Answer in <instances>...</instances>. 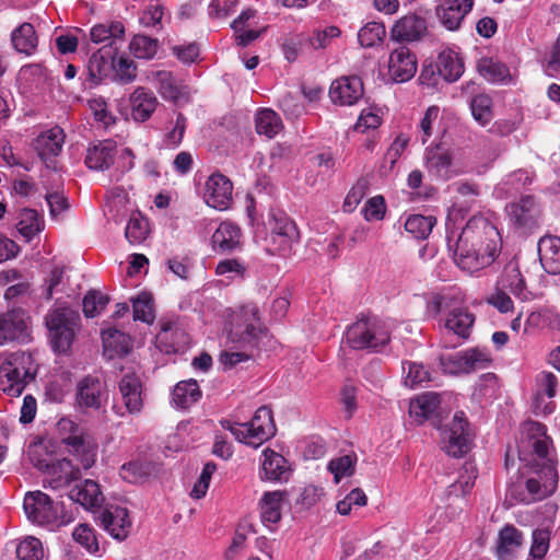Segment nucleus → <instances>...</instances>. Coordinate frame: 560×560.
<instances>
[{"instance_id": "f257e3e1", "label": "nucleus", "mask_w": 560, "mask_h": 560, "mask_svg": "<svg viewBox=\"0 0 560 560\" xmlns=\"http://www.w3.org/2000/svg\"><path fill=\"white\" fill-rule=\"evenodd\" d=\"M501 237L497 228L483 217H472L453 242L447 236L454 260L464 270L474 272L493 262Z\"/></svg>"}, {"instance_id": "f03ea898", "label": "nucleus", "mask_w": 560, "mask_h": 560, "mask_svg": "<svg viewBox=\"0 0 560 560\" xmlns=\"http://www.w3.org/2000/svg\"><path fill=\"white\" fill-rule=\"evenodd\" d=\"M517 452L522 468L556 467L552 441L542 423L536 421L522 423Z\"/></svg>"}, {"instance_id": "7ed1b4c3", "label": "nucleus", "mask_w": 560, "mask_h": 560, "mask_svg": "<svg viewBox=\"0 0 560 560\" xmlns=\"http://www.w3.org/2000/svg\"><path fill=\"white\" fill-rule=\"evenodd\" d=\"M36 374L37 364L31 353H10L0 365V390L8 396L19 397L35 381Z\"/></svg>"}, {"instance_id": "20e7f679", "label": "nucleus", "mask_w": 560, "mask_h": 560, "mask_svg": "<svg viewBox=\"0 0 560 560\" xmlns=\"http://www.w3.org/2000/svg\"><path fill=\"white\" fill-rule=\"evenodd\" d=\"M56 429L67 452L75 457L84 469L91 468L96 460L97 445L86 431L69 418L60 419Z\"/></svg>"}, {"instance_id": "39448f33", "label": "nucleus", "mask_w": 560, "mask_h": 560, "mask_svg": "<svg viewBox=\"0 0 560 560\" xmlns=\"http://www.w3.org/2000/svg\"><path fill=\"white\" fill-rule=\"evenodd\" d=\"M221 425L229 430L238 442L253 447L260 446L276 434L272 412L266 406L258 408L249 422L236 423L222 420Z\"/></svg>"}, {"instance_id": "423d86ee", "label": "nucleus", "mask_w": 560, "mask_h": 560, "mask_svg": "<svg viewBox=\"0 0 560 560\" xmlns=\"http://www.w3.org/2000/svg\"><path fill=\"white\" fill-rule=\"evenodd\" d=\"M45 323L52 349L68 352L80 328V314L69 307H57L48 312Z\"/></svg>"}, {"instance_id": "0eeeda50", "label": "nucleus", "mask_w": 560, "mask_h": 560, "mask_svg": "<svg viewBox=\"0 0 560 560\" xmlns=\"http://www.w3.org/2000/svg\"><path fill=\"white\" fill-rule=\"evenodd\" d=\"M23 508L27 518L38 525L60 527L72 521L59 502L39 490L26 493Z\"/></svg>"}, {"instance_id": "6e6552de", "label": "nucleus", "mask_w": 560, "mask_h": 560, "mask_svg": "<svg viewBox=\"0 0 560 560\" xmlns=\"http://www.w3.org/2000/svg\"><path fill=\"white\" fill-rule=\"evenodd\" d=\"M262 332L258 307L255 304H247L234 314L228 339L235 348L252 349L257 346Z\"/></svg>"}, {"instance_id": "1a4fd4ad", "label": "nucleus", "mask_w": 560, "mask_h": 560, "mask_svg": "<svg viewBox=\"0 0 560 560\" xmlns=\"http://www.w3.org/2000/svg\"><path fill=\"white\" fill-rule=\"evenodd\" d=\"M390 340V331L385 322L372 317L362 318L349 326L347 343L355 350H378Z\"/></svg>"}, {"instance_id": "9d476101", "label": "nucleus", "mask_w": 560, "mask_h": 560, "mask_svg": "<svg viewBox=\"0 0 560 560\" xmlns=\"http://www.w3.org/2000/svg\"><path fill=\"white\" fill-rule=\"evenodd\" d=\"M525 469L528 475L525 481V491H522L516 497L514 494V490H510L511 495H513L516 501L524 504H532L544 500L555 492L558 485V472L556 467L545 466Z\"/></svg>"}, {"instance_id": "9b49d317", "label": "nucleus", "mask_w": 560, "mask_h": 560, "mask_svg": "<svg viewBox=\"0 0 560 560\" xmlns=\"http://www.w3.org/2000/svg\"><path fill=\"white\" fill-rule=\"evenodd\" d=\"M439 429L441 430L442 448L450 456L462 457L469 452L472 433L463 411L456 412L451 421Z\"/></svg>"}, {"instance_id": "f8f14e48", "label": "nucleus", "mask_w": 560, "mask_h": 560, "mask_svg": "<svg viewBox=\"0 0 560 560\" xmlns=\"http://www.w3.org/2000/svg\"><path fill=\"white\" fill-rule=\"evenodd\" d=\"M267 225L270 229L269 241L271 252L287 253L299 241V231L293 221L282 211L271 210L268 214Z\"/></svg>"}, {"instance_id": "ddd939ff", "label": "nucleus", "mask_w": 560, "mask_h": 560, "mask_svg": "<svg viewBox=\"0 0 560 560\" xmlns=\"http://www.w3.org/2000/svg\"><path fill=\"white\" fill-rule=\"evenodd\" d=\"M31 339L30 317L23 310L0 314V346L27 342Z\"/></svg>"}, {"instance_id": "4468645a", "label": "nucleus", "mask_w": 560, "mask_h": 560, "mask_svg": "<svg viewBox=\"0 0 560 560\" xmlns=\"http://www.w3.org/2000/svg\"><path fill=\"white\" fill-rule=\"evenodd\" d=\"M364 89L358 75L340 77L331 82L329 97L340 106H351L363 97Z\"/></svg>"}, {"instance_id": "2eb2a0df", "label": "nucleus", "mask_w": 560, "mask_h": 560, "mask_svg": "<svg viewBox=\"0 0 560 560\" xmlns=\"http://www.w3.org/2000/svg\"><path fill=\"white\" fill-rule=\"evenodd\" d=\"M387 68L394 82H407L417 72V57L408 47L399 46L389 54Z\"/></svg>"}, {"instance_id": "dca6fc26", "label": "nucleus", "mask_w": 560, "mask_h": 560, "mask_svg": "<svg viewBox=\"0 0 560 560\" xmlns=\"http://www.w3.org/2000/svg\"><path fill=\"white\" fill-rule=\"evenodd\" d=\"M106 394L105 384L97 375H86L77 384L75 401L82 409L98 410Z\"/></svg>"}, {"instance_id": "f3484780", "label": "nucleus", "mask_w": 560, "mask_h": 560, "mask_svg": "<svg viewBox=\"0 0 560 560\" xmlns=\"http://www.w3.org/2000/svg\"><path fill=\"white\" fill-rule=\"evenodd\" d=\"M46 479L44 486L52 490H62L68 488L71 482L80 479V469L74 467L72 462L62 458L45 465Z\"/></svg>"}, {"instance_id": "a211bd4d", "label": "nucleus", "mask_w": 560, "mask_h": 560, "mask_svg": "<svg viewBox=\"0 0 560 560\" xmlns=\"http://www.w3.org/2000/svg\"><path fill=\"white\" fill-rule=\"evenodd\" d=\"M428 33L424 18L407 14L400 18L390 28V38L398 43H412L422 39Z\"/></svg>"}, {"instance_id": "6ab92c4d", "label": "nucleus", "mask_w": 560, "mask_h": 560, "mask_svg": "<svg viewBox=\"0 0 560 560\" xmlns=\"http://www.w3.org/2000/svg\"><path fill=\"white\" fill-rule=\"evenodd\" d=\"M233 185L231 180L222 174H212L206 182L203 198L208 206L225 210L232 202Z\"/></svg>"}, {"instance_id": "aec40b11", "label": "nucleus", "mask_w": 560, "mask_h": 560, "mask_svg": "<svg viewBox=\"0 0 560 560\" xmlns=\"http://www.w3.org/2000/svg\"><path fill=\"white\" fill-rule=\"evenodd\" d=\"M474 0H440L435 13L441 24L448 31L460 27L465 16L471 11Z\"/></svg>"}, {"instance_id": "412c9836", "label": "nucleus", "mask_w": 560, "mask_h": 560, "mask_svg": "<svg viewBox=\"0 0 560 560\" xmlns=\"http://www.w3.org/2000/svg\"><path fill=\"white\" fill-rule=\"evenodd\" d=\"M147 79L166 101L178 102L187 95L186 88L170 71H150Z\"/></svg>"}, {"instance_id": "4be33fe9", "label": "nucleus", "mask_w": 560, "mask_h": 560, "mask_svg": "<svg viewBox=\"0 0 560 560\" xmlns=\"http://www.w3.org/2000/svg\"><path fill=\"white\" fill-rule=\"evenodd\" d=\"M119 392L129 413H140L143 408L142 382L136 373H127L119 381Z\"/></svg>"}, {"instance_id": "5701e85b", "label": "nucleus", "mask_w": 560, "mask_h": 560, "mask_svg": "<svg viewBox=\"0 0 560 560\" xmlns=\"http://www.w3.org/2000/svg\"><path fill=\"white\" fill-rule=\"evenodd\" d=\"M524 535L514 525H505L500 529L497 540V557L499 560H513L522 550Z\"/></svg>"}, {"instance_id": "b1692460", "label": "nucleus", "mask_w": 560, "mask_h": 560, "mask_svg": "<svg viewBox=\"0 0 560 560\" xmlns=\"http://www.w3.org/2000/svg\"><path fill=\"white\" fill-rule=\"evenodd\" d=\"M101 525L117 540H124L128 535L130 521L127 510L120 506L105 509L98 516Z\"/></svg>"}, {"instance_id": "393cba45", "label": "nucleus", "mask_w": 560, "mask_h": 560, "mask_svg": "<svg viewBox=\"0 0 560 560\" xmlns=\"http://www.w3.org/2000/svg\"><path fill=\"white\" fill-rule=\"evenodd\" d=\"M539 261L550 275H560V237L542 236L538 242Z\"/></svg>"}, {"instance_id": "a878e982", "label": "nucleus", "mask_w": 560, "mask_h": 560, "mask_svg": "<svg viewBox=\"0 0 560 560\" xmlns=\"http://www.w3.org/2000/svg\"><path fill=\"white\" fill-rule=\"evenodd\" d=\"M511 221L521 228H532L538 214L535 199L532 196L522 197L517 202L508 207Z\"/></svg>"}, {"instance_id": "bb28decb", "label": "nucleus", "mask_w": 560, "mask_h": 560, "mask_svg": "<svg viewBox=\"0 0 560 560\" xmlns=\"http://www.w3.org/2000/svg\"><path fill=\"white\" fill-rule=\"evenodd\" d=\"M241 230L231 222H222L212 235L213 249L220 253L233 252L241 247Z\"/></svg>"}, {"instance_id": "cd10ccee", "label": "nucleus", "mask_w": 560, "mask_h": 560, "mask_svg": "<svg viewBox=\"0 0 560 560\" xmlns=\"http://www.w3.org/2000/svg\"><path fill=\"white\" fill-rule=\"evenodd\" d=\"M63 142L65 132L60 127L56 126L37 137L35 149L40 159L47 161L60 153Z\"/></svg>"}, {"instance_id": "c85d7f7f", "label": "nucleus", "mask_w": 560, "mask_h": 560, "mask_svg": "<svg viewBox=\"0 0 560 560\" xmlns=\"http://www.w3.org/2000/svg\"><path fill=\"white\" fill-rule=\"evenodd\" d=\"M502 289H508L521 300H528L529 292L526 288L525 279L520 270L516 259L510 260L503 270L500 282Z\"/></svg>"}, {"instance_id": "c756f323", "label": "nucleus", "mask_w": 560, "mask_h": 560, "mask_svg": "<svg viewBox=\"0 0 560 560\" xmlns=\"http://www.w3.org/2000/svg\"><path fill=\"white\" fill-rule=\"evenodd\" d=\"M441 405V395L427 392L410 401L409 413L419 423L433 418Z\"/></svg>"}, {"instance_id": "7c9ffc66", "label": "nucleus", "mask_w": 560, "mask_h": 560, "mask_svg": "<svg viewBox=\"0 0 560 560\" xmlns=\"http://www.w3.org/2000/svg\"><path fill=\"white\" fill-rule=\"evenodd\" d=\"M131 114L135 120L145 121L154 113L158 98L145 88H137L130 96Z\"/></svg>"}, {"instance_id": "2f4dec72", "label": "nucleus", "mask_w": 560, "mask_h": 560, "mask_svg": "<svg viewBox=\"0 0 560 560\" xmlns=\"http://www.w3.org/2000/svg\"><path fill=\"white\" fill-rule=\"evenodd\" d=\"M425 165L429 172L444 179H450L454 175L451 170L452 154L447 149L440 145L427 150Z\"/></svg>"}, {"instance_id": "473e14b6", "label": "nucleus", "mask_w": 560, "mask_h": 560, "mask_svg": "<svg viewBox=\"0 0 560 560\" xmlns=\"http://www.w3.org/2000/svg\"><path fill=\"white\" fill-rule=\"evenodd\" d=\"M104 353L113 359L127 354L131 349L129 335L116 328H107L102 331Z\"/></svg>"}, {"instance_id": "72a5a7b5", "label": "nucleus", "mask_w": 560, "mask_h": 560, "mask_svg": "<svg viewBox=\"0 0 560 560\" xmlns=\"http://www.w3.org/2000/svg\"><path fill=\"white\" fill-rule=\"evenodd\" d=\"M457 304L458 303H454L448 311L445 318V327L458 337L467 338L474 325L475 317L466 307L458 306Z\"/></svg>"}, {"instance_id": "f704fd0d", "label": "nucleus", "mask_w": 560, "mask_h": 560, "mask_svg": "<svg viewBox=\"0 0 560 560\" xmlns=\"http://www.w3.org/2000/svg\"><path fill=\"white\" fill-rule=\"evenodd\" d=\"M115 144L110 140L102 141L89 148L85 164L89 168L103 171L107 170L114 162Z\"/></svg>"}, {"instance_id": "c9c22d12", "label": "nucleus", "mask_w": 560, "mask_h": 560, "mask_svg": "<svg viewBox=\"0 0 560 560\" xmlns=\"http://www.w3.org/2000/svg\"><path fill=\"white\" fill-rule=\"evenodd\" d=\"M69 498L86 509L100 506L104 501L98 483L91 479H86L82 485L72 488Z\"/></svg>"}, {"instance_id": "e433bc0d", "label": "nucleus", "mask_w": 560, "mask_h": 560, "mask_svg": "<svg viewBox=\"0 0 560 560\" xmlns=\"http://www.w3.org/2000/svg\"><path fill=\"white\" fill-rule=\"evenodd\" d=\"M262 456V479L270 481L287 479L289 467L287 459L282 455L267 448L264 451Z\"/></svg>"}, {"instance_id": "4c0bfd02", "label": "nucleus", "mask_w": 560, "mask_h": 560, "mask_svg": "<svg viewBox=\"0 0 560 560\" xmlns=\"http://www.w3.org/2000/svg\"><path fill=\"white\" fill-rule=\"evenodd\" d=\"M125 35V26L121 22L101 23L94 25L90 31L91 40L95 44L114 46Z\"/></svg>"}, {"instance_id": "58836bf2", "label": "nucleus", "mask_w": 560, "mask_h": 560, "mask_svg": "<svg viewBox=\"0 0 560 560\" xmlns=\"http://www.w3.org/2000/svg\"><path fill=\"white\" fill-rule=\"evenodd\" d=\"M11 42L18 52L33 55L38 44L34 26L31 23L21 24L12 32Z\"/></svg>"}, {"instance_id": "ea45409f", "label": "nucleus", "mask_w": 560, "mask_h": 560, "mask_svg": "<svg viewBox=\"0 0 560 560\" xmlns=\"http://www.w3.org/2000/svg\"><path fill=\"white\" fill-rule=\"evenodd\" d=\"M439 74L447 82L457 81L464 73V63L452 50L442 51L438 57Z\"/></svg>"}, {"instance_id": "a19ab883", "label": "nucleus", "mask_w": 560, "mask_h": 560, "mask_svg": "<svg viewBox=\"0 0 560 560\" xmlns=\"http://www.w3.org/2000/svg\"><path fill=\"white\" fill-rule=\"evenodd\" d=\"M18 220V231L27 242L44 230V220L34 209H22Z\"/></svg>"}, {"instance_id": "79ce46f5", "label": "nucleus", "mask_w": 560, "mask_h": 560, "mask_svg": "<svg viewBox=\"0 0 560 560\" xmlns=\"http://www.w3.org/2000/svg\"><path fill=\"white\" fill-rule=\"evenodd\" d=\"M477 70L482 78L492 83H504L510 80L509 68L493 58H480L477 63Z\"/></svg>"}, {"instance_id": "37998d69", "label": "nucleus", "mask_w": 560, "mask_h": 560, "mask_svg": "<svg viewBox=\"0 0 560 560\" xmlns=\"http://www.w3.org/2000/svg\"><path fill=\"white\" fill-rule=\"evenodd\" d=\"M112 68V60L106 58L102 50L94 52L86 66V81L89 88H94L107 77Z\"/></svg>"}, {"instance_id": "c03bdc74", "label": "nucleus", "mask_w": 560, "mask_h": 560, "mask_svg": "<svg viewBox=\"0 0 560 560\" xmlns=\"http://www.w3.org/2000/svg\"><path fill=\"white\" fill-rule=\"evenodd\" d=\"M283 491L266 492L260 501L261 520L264 523L275 524L281 518Z\"/></svg>"}, {"instance_id": "a18cd8bd", "label": "nucleus", "mask_w": 560, "mask_h": 560, "mask_svg": "<svg viewBox=\"0 0 560 560\" xmlns=\"http://www.w3.org/2000/svg\"><path fill=\"white\" fill-rule=\"evenodd\" d=\"M201 397V392L196 380L182 381L173 390V401L177 407L187 408Z\"/></svg>"}, {"instance_id": "49530a36", "label": "nucleus", "mask_w": 560, "mask_h": 560, "mask_svg": "<svg viewBox=\"0 0 560 560\" xmlns=\"http://www.w3.org/2000/svg\"><path fill=\"white\" fill-rule=\"evenodd\" d=\"M160 48L156 38L143 34L135 35L129 43L130 54L138 59H153Z\"/></svg>"}, {"instance_id": "de8ad7c7", "label": "nucleus", "mask_w": 560, "mask_h": 560, "mask_svg": "<svg viewBox=\"0 0 560 560\" xmlns=\"http://www.w3.org/2000/svg\"><path fill=\"white\" fill-rule=\"evenodd\" d=\"M256 130L259 135H265L271 139L282 129V121L279 115L272 109H260L256 114Z\"/></svg>"}, {"instance_id": "09e8293b", "label": "nucleus", "mask_w": 560, "mask_h": 560, "mask_svg": "<svg viewBox=\"0 0 560 560\" xmlns=\"http://www.w3.org/2000/svg\"><path fill=\"white\" fill-rule=\"evenodd\" d=\"M156 465L148 460H132L124 464L120 476L124 480L135 483L156 472Z\"/></svg>"}, {"instance_id": "8fccbe9b", "label": "nucleus", "mask_w": 560, "mask_h": 560, "mask_svg": "<svg viewBox=\"0 0 560 560\" xmlns=\"http://www.w3.org/2000/svg\"><path fill=\"white\" fill-rule=\"evenodd\" d=\"M477 472L472 464H465L458 479L447 488L450 498H460L469 493L475 485Z\"/></svg>"}, {"instance_id": "3c124183", "label": "nucleus", "mask_w": 560, "mask_h": 560, "mask_svg": "<svg viewBox=\"0 0 560 560\" xmlns=\"http://www.w3.org/2000/svg\"><path fill=\"white\" fill-rule=\"evenodd\" d=\"M435 223L436 219L432 215L411 214L405 222V229L416 238L423 240L429 236Z\"/></svg>"}, {"instance_id": "603ef678", "label": "nucleus", "mask_w": 560, "mask_h": 560, "mask_svg": "<svg viewBox=\"0 0 560 560\" xmlns=\"http://www.w3.org/2000/svg\"><path fill=\"white\" fill-rule=\"evenodd\" d=\"M112 68L114 70V80L128 84L137 78V65L129 57L121 55L116 59H112Z\"/></svg>"}, {"instance_id": "864d4df0", "label": "nucleus", "mask_w": 560, "mask_h": 560, "mask_svg": "<svg viewBox=\"0 0 560 560\" xmlns=\"http://www.w3.org/2000/svg\"><path fill=\"white\" fill-rule=\"evenodd\" d=\"M133 319L141 320L145 324H152L155 315L153 310V299L148 292L140 293L132 299Z\"/></svg>"}, {"instance_id": "5fc2aeb1", "label": "nucleus", "mask_w": 560, "mask_h": 560, "mask_svg": "<svg viewBox=\"0 0 560 560\" xmlns=\"http://www.w3.org/2000/svg\"><path fill=\"white\" fill-rule=\"evenodd\" d=\"M471 114L481 126L488 125L492 115V101L486 94L476 95L470 103Z\"/></svg>"}, {"instance_id": "6e6d98bb", "label": "nucleus", "mask_w": 560, "mask_h": 560, "mask_svg": "<svg viewBox=\"0 0 560 560\" xmlns=\"http://www.w3.org/2000/svg\"><path fill=\"white\" fill-rule=\"evenodd\" d=\"M18 560H44V549L39 539L28 536L16 546Z\"/></svg>"}, {"instance_id": "4d7b16f0", "label": "nucleus", "mask_w": 560, "mask_h": 560, "mask_svg": "<svg viewBox=\"0 0 560 560\" xmlns=\"http://www.w3.org/2000/svg\"><path fill=\"white\" fill-rule=\"evenodd\" d=\"M386 34L385 26L380 22H369L358 33V40L363 47H373Z\"/></svg>"}, {"instance_id": "13d9d810", "label": "nucleus", "mask_w": 560, "mask_h": 560, "mask_svg": "<svg viewBox=\"0 0 560 560\" xmlns=\"http://www.w3.org/2000/svg\"><path fill=\"white\" fill-rule=\"evenodd\" d=\"M149 234L148 221L140 215H132L125 230V236L130 244H140Z\"/></svg>"}, {"instance_id": "bf43d9fd", "label": "nucleus", "mask_w": 560, "mask_h": 560, "mask_svg": "<svg viewBox=\"0 0 560 560\" xmlns=\"http://www.w3.org/2000/svg\"><path fill=\"white\" fill-rule=\"evenodd\" d=\"M161 342H171L173 347H180L186 343L187 336L176 322L165 320L161 323V330L158 335Z\"/></svg>"}, {"instance_id": "052dcab7", "label": "nucleus", "mask_w": 560, "mask_h": 560, "mask_svg": "<svg viewBox=\"0 0 560 560\" xmlns=\"http://www.w3.org/2000/svg\"><path fill=\"white\" fill-rule=\"evenodd\" d=\"M354 464L355 460L350 455L332 458L328 464V470L334 475L335 482L338 483L342 477L353 475Z\"/></svg>"}, {"instance_id": "680f3d73", "label": "nucleus", "mask_w": 560, "mask_h": 560, "mask_svg": "<svg viewBox=\"0 0 560 560\" xmlns=\"http://www.w3.org/2000/svg\"><path fill=\"white\" fill-rule=\"evenodd\" d=\"M108 298L100 291H89L83 299V312L86 317H95L108 304Z\"/></svg>"}, {"instance_id": "e2e57ef3", "label": "nucleus", "mask_w": 560, "mask_h": 560, "mask_svg": "<svg viewBox=\"0 0 560 560\" xmlns=\"http://www.w3.org/2000/svg\"><path fill=\"white\" fill-rule=\"evenodd\" d=\"M464 372L483 369L490 362L489 352L477 348L464 351Z\"/></svg>"}, {"instance_id": "0e129e2a", "label": "nucleus", "mask_w": 560, "mask_h": 560, "mask_svg": "<svg viewBox=\"0 0 560 560\" xmlns=\"http://www.w3.org/2000/svg\"><path fill=\"white\" fill-rule=\"evenodd\" d=\"M73 539L90 553L98 550V542L94 530L88 524H80L72 533Z\"/></svg>"}, {"instance_id": "69168bd1", "label": "nucleus", "mask_w": 560, "mask_h": 560, "mask_svg": "<svg viewBox=\"0 0 560 560\" xmlns=\"http://www.w3.org/2000/svg\"><path fill=\"white\" fill-rule=\"evenodd\" d=\"M549 532L546 529H535L532 535V546L529 556L534 560H541L549 549Z\"/></svg>"}, {"instance_id": "338daca9", "label": "nucleus", "mask_w": 560, "mask_h": 560, "mask_svg": "<svg viewBox=\"0 0 560 560\" xmlns=\"http://www.w3.org/2000/svg\"><path fill=\"white\" fill-rule=\"evenodd\" d=\"M460 298L452 293H438L434 294L432 300L428 302V312L436 315L441 311L451 310L454 303H459Z\"/></svg>"}, {"instance_id": "774afa93", "label": "nucleus", "mask_w": 560, "mask_h": 560, "mask_svg": "<svg viewBox=\"0 0 560 560\" xmlns=\"http://www.w3.org/2000/svg\"><path fill=\"white\" fill-rule=\"evenodd\" d=\"M430 381L429 370L419 363L409 362L408 372L405 377V384L409 387H415Z\"/></svg>"}]
</instances>
